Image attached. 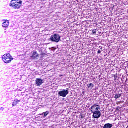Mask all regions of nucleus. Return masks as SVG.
I'll return each instance as SVG.
<instances>
[{
    "mask_svg": "<svg viewBox=\"0 0 128 128\" xmlns=\"http://www.w3.org/2000/svg\"><path fill=\"white\" fill-rule=\"evenodd\" d=\"M68 88H66V90H62L59 91L58 92V96H62V98H66V96H68Z\"/></svg>",
    "mask_w": 128,
    "mask_h": 128,
    "instance_id": "obj_3",
    "label": "nucleus"
},
{
    "mask_svg": "<svg viewBox=\"0 0 128 128\" xmlns=\"http://www.w3.org/2000/svg\"><path fill=\"white\" fill-rule=\"evenodd\" d=\"M22 4V2L20 0H12L10 4V6H12L14 10H19Z\"/></svg>",
    "mask_w": 128,
    "mask_h": 128,
    "instance_id": "obj_1",
    "label": "nucleus"
},
{
    "mask_svg": "<svg viewBox=\"0 0 128 128\" xmlns=\"http://www.w3.org/2000/svg\"><path fill=\"white\" fill-rule=\"evenodd\" d=\"M38 50H39V52H40L41 56H44L45 54L42 53V49H40Z\"/></svg>",
    "mask_w": 128,
    "mask_h": 128,
    "instance_id": "obj_15",
    "label": "nucleus"
},
{
    "mask_svg": "<svg viewBox=\"0 0 128 128\" xmlns=\"http://www.w3.org/2000/svg\"><path fill=\"white\" fill-rule=\"evenodd\" d=\"M90 110L92 113L98 112V110H100V106L96 104H94L90 108Z\"/></svg>",
    "mask_w": 128,
    "mask_h": 128,
    "instance_id": "obj_5",
    "label": "nucleus"
},
{
    "mask_svg": "<svg viewBox=\"0 0 128 128\" xmlns=\"http://www.w3.org/2000/svg\"><path fill=\"white\" fill-rule=\"evenodd\" d=\"M103 128H112V124H104Z\"/></svg>",
    "mask_w": 128,
    "mask_h": 128,
    "instance_id": "obj_10",
    "label": "nucleus"
},
{
    "mask_svg": "<svg viewBox=\"0 0 128 128\" xmlns=\"http://www.w3.org/2000/svg\"><path fill=\"white\" fill-rule=\"evenodd\" d=\"M98 54H102V51H100V50H98Z\"/></svg>",
    "mask_w": 128,
    "mask_h": 128,
    "instance_id": "obj_18",
    "label": "nucleus"
},
{
    "mask_svg": "<svg viewBox=\"0 0 128 128\" xmlns=\"http://www.w3.org/2000/svg\"><path fill=\"white\" fill-rule=\"evenodd\" d=\"M44 118H46V116H48V112H46L43 113V114H42V115H44Z\"/></svg>",
    "mask_w": 128,
    "mask_h": 128,
    "instance_id": "obj_14",
    "label": "nucleus"
},
{
    "mask_svg": "<svg viewBox=\"0 0 128 128\" xmlns=\"http://www.w3.org/2000/svg\"><path fill=\"white\" fill-rule=\"evenodd\" d=\"M36 84L38 86H40L44 84V80L40 78H37L36 80Z\"/></svg>",
    "mask_w": 128,
    "mask_h": 128,
    "instance_id": "obj_8",
    "label": "nucleus"
},
{
    "mask_svg": "<svg viewBox=\"0 0 128 128\" xmlns=\"http://www.w3.org/2000/svg\"><path fill=\"white\" fill-rule=\"evenodd\" d=\"M87 86H88V88H94V84H92L91 83V84H90L87 85Z\"/></svg>",
    "mask_w": 128,
    "mask_h": 128,
    "instance_id": "obj_13",
    "label": "nucleus"
},
{
    "mask_svg": "<svg viewBox=\"0 0 128 128\" xmlns=\"http://www.w3.org/2000/svg\"><path fill=\"white\" fill-rule=\"evenodd\" d=\"M8 26H10V21L6 20L2 24L3 28H8Z\"/></svg>",
    "mask_w": 128,
    "mask_h": 128,
    "instance_id": "obj_9",
    "label": "nucleus"
},
{
    "mask_svg": "<svg viewBox=\"0 0 128 128\" xmlns=\"http://www.w3.org/2000/svg\"><path fill=\"white\" fill-rule=\"evenodd\" d=\"M63 76V75H61V76Z\"/></svg>",
    "mask_w": 128,
    "mask_h": 128,
    "instance_id": "obj_21",
    "label": "nucleus"
},
{
    "mask_svg": "<svg viewBox=\"0 0 128 128\" xmlns=\"http://www.w3.org/2000/svg\"><path fill=\"white\" fill-rule=\"evenodd\" d=\"M114 80H116V78H118V76L114 75Z\"/></svg>",
    "mask_w": 128,
    "mask_h": 128,
    "instance_id": "obj_17",
    "label": "nucleus"
},
{
    "mask_svg": "<svg viewBox=\"0 0 128 128\" xmlns=\"http://www.w3.org/2000/svg\"><path fill=\"white\" fill-rule=\"evenodd\" d=\"M2 110H4V108H0V110H2Z\"/></svg>",
    "mask_w": 128,
    "mask_h": 128,
    "instance_id": "obj_20",
    "label": "nucleus"
},
{
    "mask_svg": "<svg viewBox=\"0 0 128 128\" xmlns=\"http://www.w3.org/2000/svg\"><path fill=\"white\" fill-rule=\"evenodd\" d=\"M2 60L5 64H10L12 60H14V58L10 54H5L2 57Z\"/></svg>",
    "mask_w": 128,
    "mask_h": 128,
    "instance_id": "obj_2",
    "label": "nucleus"
},
{
    "mask_svg": "<svg viewBox=\"0 0 128 128\" xmlns=\"http://www.w3.org/2000/svg\"><path fill=\"white\" fill-rule=\"evenodd\" d=\"M120 96H122V94H116L115 96V98L116 100H118V98H120Z\"/></svg>",
    "mask_w": 128,
    "mask_h": 128,
    "instance_id": "obj_12",
    "label": "nucleus"
},
{
    "mask_svg": "<svg viewBox=\"0 0 128 128\" xmlns=\"http://www.w3.org/2000/svg\"><path fill=\"white\" fill-rule=\"evenodd\" d=\"M39 55L36 52H33L32 56H30L31 60H38Z\"/></svg>",
    "mask_w": 128,
    "mask_h": 128,
    "instance_id": "obj_7",
    "label": "nucleus"
},
{
    "mask_svg": "<svg viewBox=\"0 0 128 128\" xmlns=\"http://www.w3.org/2000/svg\"><path fill=\"white\" fill-rule=\"evenodd\" d=\"M18 102H20V100H15L12 103V106H16L18 104Z\"/></svg>",
    "mask_w": 128,
    "mask_h": 128,
    "instance_id": "obj_11",
    "label": "nucleus"
},
{
    "mask_svg": "<svg viewBox=\"0 0 128 128\" xmlns=\"http://www.w3.org/2000/svg\"><path fill=\"white\" fill-rule=\"evenodd\" d=\"M92 114V116L94 118H100L102 116V113L100 112V111L98 110V111L93 112Z\"/></svg>",
    "mask_w": 128,
    "mask_h": 128,
    "instance_id": "obj_6",
    "label": "nucleus"
},
{
    "mask_svg": "<svg viewBox=\"0 0 128 128\" xmlns=\"http://www.w3.org/2000/svg\"><path fill=\"white\" fill-rule=\"evenodd\" d=\"M80 116H81V118L82 119L84 118V115H82Z\"/></svg>",
    "mask_w": 128,
    "mask_h": 128,
    "instance_id": "obj_19",
    "label": "nucleus"
},
{
    "mask_svg": "<svg viewBox=\"0 0 128 128\" xmlns=\"http://www.w3.org/2000/svg\"><path fill=\"white\" fill-rule=\"evenodd\" d=\"M50 40L52 42H60V36L58 34L52 35Z\"/></svg>",
    "mask_w": 128,
    "mask_h": 128,
    "instance_id": "obj_4",
    "label": "nucleus"
},
{
    "mask_svg": "<svg viewBox=\"0 0 128 128\" xmlns=\"http://www.w3.org/2000/svg\"><path fill=\"white\" fill-rule=\"evenodd\" d=\"M92 33L93 34H96V30H92Z\"/></svg>",
    "mask_w": 128,
    "mask_h": 128,
    "instance_id": "obj_16",
    "label": "nucleus"
}]
</instances>
